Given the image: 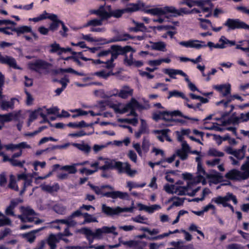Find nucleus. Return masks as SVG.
<instances>
[{
	"label": "nucleus",
	"instance_id": "7c9ffc66",
	"mask_svg": "<svg viewBox=\"0 0 249 249\" xmlns=\"http://www.w3.org/2000/svg\"><path fill=\"white\" fill-rule=\"evenodd\" d=\"M44 229V228H42L40 229L34 230L31 232H29L27 233H25L23 234V236L30 243H32L34 242L35 239L36 238L35 233H37L38 231Z\"/></svg>",
	"mask_w": 249,
	"mask_h": 249
},
{
	"label": "nucleus",
	"instance_id": "cd10ccee",
	"mask_svg": "<svg viewBox=\"0 0 249 249\" xmlns=\"http://www.w3.org/2000/svg\"><path fill=\"white\" fill-rule=\"evenodd\" d=\"M18 118V114L12 112L3 114L0 116V121L3 122H9L13 120H17Z\"/></svg>",
	"mask_w": 249,
	"mask_h": 249
},
{
	"label": "nucleus",
	"instance_id": "338daca9",
	"mask_svg": "<svg viewBox=\"0 0 249 249\" xmlns=\"http://www.w3.org/2000/svg\"><path fill=\"white\" fill-rule=\"evenodd\" d=\"M57 81L62 85V88H63V89H66L67 84L70 81L67 75H65L64 77Z\"/></svg>",
	"mask_w": 249,
	"mask_h": 249
},
{
	"label": "nucleus",
	"instance_id": "5701e85b",
	"mask_svg": "<svg viewBox=\"0 0 249 249\" xmlns=\"http://www.w3.org/2000/svg\"><path fill=\"white\" fill-rule=\"evenodd\" d=\"M206 177L210 179V181L214 184L221 182L223 180L224 177L219 173L215 172V174H207Z\"/></svg>",
	"mask_w": 249,
	"mask_h": 249
},
{
	"label": "nucleus",
	"instance_id": "9d476101",
	"mask_svg": "<svg viewBox=\"0 0 249 249\" xmlns=\"http://www.w3.org/2000/svg\"><path fill=\"white\" fill-rule=\"evenodd\" d=\"M133 209V207L122 208L118 206L115 208H113L107 206L106 204H102V212L108 216L117 215L123 212H131Z\"/></svg>",
	"mask_w": 249,
	"mask_h": 249
},
{
	"label": "nucleus",
	"instance_id": "a211bd4d",
	"mask_svg": "<svg viewBox=\"0 0 249 249\" xmlns=\"http://www.w3.org/2000/svg\"><path fill=\"white\" fill-rule=\"evenodd\" d=\"M79 165H82V164L76 163L73 164L71 165H65L63 166H61L58 164H55L53 166L52 171H57V170H64L65 171H77L76 166Z\"/></svg>",
	"mask_w": 249,
	"mask_h": 249
},
{
	"label": "nucleus",
	"instance_id": "f03ea898",
	"mask_svg": "<svg viewBox=\"0 0 249 249\" xmlns=\"http://www.w3.org/2000/svg\"><path fill=\"white\" fill-rule=\"evenodd\" d=\"M150 5H146L144 3L139 1L138 3H130L128 6L125 8L126 13H133L134 12L141 11L144 13L150 14L153 16H160L162 11L160 8L156 7L152 9H148Z\"/></svg>",
	"mask_w": 249,
	"mask_h": 249
},
{
	"label": "nucleus",
	"instance_id": "a18cd8bd",
	"mask_svg": "<svg viewBox=\"0 0 249 249\" xmlns=\"http://www.w3.org/2000/svg\"><path fill=\"white\" fill-rule=\"evenodd\" d=\"M170 131V129L167 128L155 130V133L157 134H161L165 138L167 141L170 142L172 141V139L168 135V132Z\"/></svg>",
	"mask_w": 249,
	"mask_h": 249
},
{
	"label": "nucleus",
	"instance_id": "39448f33",
	"mask_svg": "<svg viewBox=\"0 0 249 249\" xmlns=\"http://www.w3.org/2000/svg\"><path fill=\"white\" fill-rule=\"evenodd\" d=\"M223 25L228 28V30H234L235 29L248 30L249 25L241 21L239 18H228Z\"/></svg>",
	"mask_w": 249,
	"mask_h": 249
},
{
	"label": "nucleus",
	"instance_id": "58836bf2",
	"mask_svg": "<svg viewBox=\"0 0 249 249\" xmlns=\"http://www.w3.org/2000/svg\"><path fill=\"white\" fill-rule=\"evenodd\" d=\"M126 13L125 8L113 10L112 11H111V17L119 18L122 17L124 14Z\"/></svg>",
	"mask_w": 249,
	"mask_h": 249
},
{
	"label": "nucleus",
	"instance_id": "4468645a",
	"mask_svg": "<svg viewBox=\"0 0 249 249\" xmlns=\"http://www.w3.org/2000/svg\"><path fill=\"white\" fill-rule=\"evenodd\" d=\"M47 18L52 21L49 27L50 30L52 32L56 31L60 25L61 20L58 19L57 16L54 14H49Z\"/></svg>",
	"mask_w": 249,
	"mask_h": 249
},
{
	"label": "nucleus",
	"instance_id": "423d86ee",
	"mask_svg": "<svg viewBox=\"0 0 249 249\" xmlns=\"http://www.w3.org/2000/svg\"><path fill=\"white\" fill-rule=\"evenodd\" d=\"M179 44L186 48H196V49H200L207 46L210 48L214 47V43L212 42L209 41L207 44H205V42L198 40L191 39L187 41H182L179 42Z\"/></svg>",
	"mask_w": 249,
	"mask_h": 249
},
{
	"label": "nucleus",
	"instance_id": "0e129e2a",
	"mask_svg": "<svg viewBox=\"0 0 249 249\" xmlns=\"http://www.w3.org/2000/svg\"><path fill=\"white\" fill-rule=\"evenodd\" d=\"M59 222L68 226H74L76 224V222L72 220V219H70V216L66 219L59 220Z\"/></svg>",
	"mask_w": 249,
	"mask_h": 249
},
{
	"label": "nucleus",
	"instance_id": "0eeeda50",
	"mask_svg": "<svg viewBox=\"0 0 249 249\" xmlns=\"http://www.w3.org/2000/svg\"><path fill=\"white\" fill-rule=\"evenodd\" d=\"M162 11L160 16L164 15L167 14H171V15L174 17H177L182 15V13L184 14H190L191 10H188L186 8H181L180 9H177L175 7L172 6H166L163 8H160Z\"/></svg>",
	"mask_w": 249,
	"mask_h": 249
},
{
	"label": "nucleus",
	"instance_id": "13d9d810",
	"mask_svg": "<svg viewBox=\"0 0 249 249\" xmlns=\"http://www.w3.org/2000/svg\"><path fill=\"white\" fill-rule=\"evenodd\" d=\"M53 209L56 213L60 214H64L66 211V208L59 204L54 205Z\"/></svg>",
	"mask_w": 249,
	"mask_h": 249
},
{
	"label": "nucleus",
	"instance_id": "393cba45",
	"mask_svg": "<svg viewBox=\"0 0 249 249\" xmlns=\"http://www.w3.org/2000/svg\"><path fill=\"white\" fill-rule=\"evenodd\" d=\"M133 23L135 24V27H130L128 29L129 31L133 32H145L146 31L147 28L143 23H139L135 21L134 20H133Z\"/></svg>",
	"mask_w": 249,
	"mask_h": 249
},
{
	"label": "nucleus",
	"instance_id": "49530a36",
	"mask_svg": "<svg viewBox=\"0 0 249 249\" xmlns=\"http://www.w3.org/2000/svg\"><path fill=\"white\" fill-rule=\"evenodd\" d=\"M49 14L46 12V11H44L43 13L40 15L38 17L34 18H30L29 20L30 21H34L35 22H38L40 20L45 19L47 18V16Z\"/></svg>",
	"mask_w": 249,
	"mask_h": 249
},
{
	"label": "nucleus",
	"instance_id": "79ce46f5",
	"mask_svg": "<svg viewBox=\"0 0 249 249\" xmlns=\"http://www.w3.org/2000/svg\"><path fill=\"white\" fill-rule=\"evenodd\" d=\"M208 154L211 156L218 157H223L224 155L223 152L219 151L214 148H210L208 151Z\"/></svg>",
	"mask_w": 249,
	"mask_h": 249
},
{
	"label": "nucleus",
	"instance_id": "c756f323",
	"mask_svg": "<svg viewBox=\"0 0 249 249\" xmlns=\"http://www.w3.org/2000/svg\"><path fill=\"white\" fill-rule=\"evenodd\" d=\"M92 75L93 76H97L100 78L107 80L110 76L114 75V73L111 71L107 72L105 70H102L101 71L95 72Z\"/></svg>",
	"mask_w": 249,
	"mask_h": 249
},
{
	"label": "nucleus",
	"instance_id": "bf43d9fd",
	"mask_svg": "<svg viewBox=\"0 0 249 249\" xmlns=\"http://www.w3.org/2000/svg\"><path fill=\"white\" fill-rule=\"evenodd\" d=\"M141 230L147 232L150 235H156L160 232V230L158 229H153L150 230L148 228H142L141 229Z\"/></svg>",
	"mask_w": 249,
	"mask_h": 249
},
{
	"label": "nucleus",
	"instance_id": "473e14b6",
	"mask_svg": "<svg viewBox=\"0 0 249 249\" xmlns=\"http://www.w3.org/2000/svg\"><path fill=\"white\" fill-rule=\"evenodd\" d=\"M116 228L112 226L111 227L104 226L102 227V230H100L99 232H102V237L104 234L112 233L116 236L118 234V232L115 231Z\"/></svg>",
	"mask_w": 249,
	"mask_h": 249
},
{
	"label": "nucleus",
	"instance_id": "f3484780",
	"mask_svg": "<svg viewBox=\"0 0 249 249\" xmlns=\"http://www.w3.org/2000/svg\"><path fill=\"white\" fill-rule=\"evenodd\" d=\"M4 147L7 150L14 151L16 149H30L31 146L26 142H21L18 144L9 143L4 145Z\"/></svg>",
	"mask_w": 249,
	"mask_h": 249
},
{
	"label": "nucleus",
	"instance_id": "09e8293b",
	"mask_svg": "<svg viewBox=\"0 0 249 249\" xmlns=\"http://www.w3.org/2000/svg\"><path fill=\"white\" fill-rule=\"evenodd\" d=\"M235 114L236 113L234 112L228 118L230 124L236 125L240 123L239 117L236 116Z\"/></svg>",
	"mask_w": 249,
	"mask_h": 249
},
{
	"label": "nucleus",
	"instance_id": "6ab92c4d",
	"mask_svg": "<svg viewBox=\"0 0 249 249\" xmlns=\"http://www.w3.org/2000/svg\"><path fill=\"white\" fill-rule=\"evenodd\" d=\"M149 43L151 44L150 46L146 45V47L150 48L152 50H156L161 52L166 51V44L163 41L152 42L150 41Z\"/></svg>",
	"mask_w": 249,
	"mask_h": 249
},
{
	"label": "nucleus",
	"instance_id": "680f3d73",
	"mask_svg": "<svg viewBox=\"0 0 249 249\" xmlns=\"http://www.w3.org/2000/svg\"><path fill=\"white\" fill-rule=\"evenodd\" d=\"M188 152L185 150H183L181 149H179L177 152V155L179 157V158L182 160H185L188 158Z\"/></svg>",
	"mask_w": 249,
	"mask_h": 249
},
{
	"label": "nucleus",
	"instance_id": "4d7b16f0",
	"mask_svg": "<svg viewBox=\"0 0 249 249\" xmlns=\"http://www.w3.org/2000/svg\"><path fill=\"white\" fill-rule=\"evenodd\" d=\"M25 163L24 160L22 161L16 160L15 158H11L10 164L13 166L22 167Z\"/></svg>",
	"mask_w": 249,
	"mask_h": 249
},
{
	"label": "nucleus",
	"instance_id": "8fccbe9b",
	"mask_svg": "<svg viewBox=\"0 0 249 249\" xmlns=\"http://www.w3.org/2000/svg\"><path fill=\"white\" fill-rule=\"evenodd\" d=\"M198 19L201 23H200L201 27L204 30H206L208 28V26L207 25V24L212 26V23L209 19L202 18H199Z\"/></svg>",
	"mask_w": 249,
	"mask_h": 249
},
{
	"label": "nucleus",
	"instance_id": "f8f14e48",
	"mask_svg": "<svg viewBox=\"0 0 249 249\" xmlns=\"http://www.w3.org/2000/svg\"><path fill=\"white\" fill-rule=\"evenodd\" d=\"M225 177L231 180H244L249 178V172H228Z\"/></svg>",
	"mask_w": 249,
	"mask_h": 249
},
{
	"label": "nucleus",
	"instance_id": "c9c22d12",
	"mask_svg": "<svg viewBox=\"0 0 249 249\" xmlns=\"http://www.w3.org/2000/svg\"><path fill=\"white\" fill-rule=\"evenodd\" d=\"M124 61L127 63L128 66L134 65L137 68H140L143 66V62L140 60H133V59H128L127 56L124 58Z\"/></svg>",
	"mask_w": 249,
	"mask_h": 249
},
{
	"label": "nucleus",
	"instance_id": "2f4dec72",
	"mask_svg": "<svg viewBox=\"0 0 249 249\" xmlns=\"http://www.w3.org/2000/svg\"><path fill=\"white\" fill-rule=\"evenodd\" d=\"M103 25V22L99 18H94L89 20L86 23L83 25L84 28H87L89 26L96 27L101 26Z\"/></svg>",
	"mask_w": 249,
	"mask_h": 249
},
{
	"label": "nucleus",
	"instance_id": "a19ab883",
	"mask_svg": "<svg viewBox=\"0 0 249 249\" xmlns=\"http://www.w3.org/2000/svg\"><path fill=\"white\" fill-rule=\"evenodd\" d=\"M11 220L0 212V227L4 225H11Z\"/></svg>",
	"mask_w": 249,
	"mask_h": 249
},
{
	"label": "nucleus",
	"instance_id": "a878e982",
	"mask_svg": "<svg viewBox=\"0 0 249 249\" xmlns=\"http://www.w3.org/2000/svg\"><path fill=\"white\" fill-rule=\"evenodd\" d=\"M132 38V36H131L130 35L127 33H124L122 35H120L118 36H115L113 38H111L109 40H108L107 42L112 43L118 41H126Z\"/></svg>",
	"mask_w": 249,
	"mask_h": 249
},
{
	"label": "nucleus",
	"instance_id": "f257e3e1",
	"mask_svg": "<svg viewBox=\"0 0 249 249\" xmlns=\"http://www.w3.org/2000/svg\"><path fill=\"white\" fill-rule=\"evenodd\" d=\"M99 162H96L92 164V166L96 169L105 171L108 169H116L118 171H136L131 170V165L128 162H122L121 161H116L107 158L100 157Z\"/></svg>",
	"mask_w": 249,
	"mask_h": 249
},
{
	"label": "nucleus",
	"instance_id": "c03bdc74",
	"mask_svg": "<svg viewBox=\"0 0 249 249\" xmlns=\"http://www.w3.org/2000/svg\"><path fill=\"white\" fill-rule=\"evenodd\" d=\"M42 189L49 193L56 192L59 189V186L56 184L53 186L45 185L42 187Z\"/></svg>",
	"mask_w": 249,
	"mask_h": 249
},
{
	"label": "nucleus",
	"instance_id": "37998d69",
	"mask_svg": "<svg viewBox=\"0 0 249 249\" xmlns=\"http://www.w3.org/2000/svg\"><path fill=\"white\" fill-rule=\"evenodd\" d=\"M8 187L16 191L18 190V187L17 184L15 177L12 175L10 176V180Z\"/></svg>",
	"mask_w": 249,
	"mask_h": 249
},
{
	"label": "nucleus",
	"instance_id": "ddd939ff",
	"mask_svg": "<svg viewBox=\"0 0 249 249\" xmlns=\"http://www.w3.org/2000/svg\"><path fill=\"white\" fill-rule=\"evenodd\" d=\"M213 88L221 94V97L227 96L231 93V86L229 84L214 85Z\"/></svg>",
	"mask_w": 249,
	"mask_h": 249
},
{
	"label": "nucleus",
	"instance_id": "412c9836",
	"mask_svg": "<svg viewBox=\"0 0 249 249\" xmlns=\"http://www.w3.org/2000/svg\"><path fill=\"white\" fill-rule=\"evenodd\" d=\"M162 71L164 73L168 75L172 79H176V75L178 74L181 76H186V74L180 70L164 69Z\"/></svg>",
	"mask_w": 249,
	"mask_h": 249
},
{
	"label": "nucleus",
	"instance_id": "2eb2a0df",
	"mask_svg": "<svg viewBox=\"0 0 249 249\" xmlns=\"http://www.w3.org/2000/svg\"><path fill=\"white\" fill-rule=\"evenodd\" d=\"M102 196L110 197L113 199H116L117 198L124 199L128 197V195L127 193L122 192L121 191H112L105 193H103V194H102Z\"/></svg>",
	"mask_w": 249,
	"mask_h": 249
},
{
	"label": "nucleus",
	"instance_id": "3c124183",
	"mask_svg": "<svg viewBox=\"0 0 249 249\" xmlns=\"http://www.w3.org/2000/svg\"><path fill=\"white\" fill-rule=\"evenodd\" d=\"M118 121L120 123H126L132 124L133 125H135L138 123V119L136 118H133L132 119L121 118L119 119Z\"/></svg>",
	"mask_w": 249,
	"mask_h": 249
},
{
	"label": "nucleus",
	"instance_id": "bb28decb",
	"mask_svg": "<svg viewBox=\"0 0 249 249\" xmlns=\"http://www.w3.org/2000/svg\"><path fill=\"white\" fill-rule=\"evenodd\" d=\"M16 100L18 99L16 98H12L9 101H2L0 104L1 109L3 110H7L8 108L13 109Z\"/></svg>",
	"mask_w": 249,
	"mask_h": 249
},
{
	"label": "nucleus",
	"instance_id": "052dcab7",
	"mask_svg": "<svg viewBox=\"0 0 249 249\" xmlns=\"http://www.w3.org/2000/svg\"><path fill=\"white\" fill-rule=\"evenodd\" d=\"M139 130H140L143 134H148L149 130L147 124L143 120H142V123L140 126Z\"/></svg>",
	"mask_w": 249,
	"mask_h": 249
},
{
	"label": "nucleus",
	"instance_id": "e433bc0d",
	"mask_svg": "<svg viewBox=\"0 0 249 249\" xmlns=\"http://www.w3.org/2000/svg\"><path fill=\"white\" fill-rule=\"evenodd\" d=\"M172 97H179L181 98L185 99L186 101L189 102V99L187 98L183 93L179 92L177 90H173L169 91L168 99H169Z\"/></svg>",
	"mask_w": 249,
	"mask_h": 249
},
{
	"label": "nucleus",
	"instance_id": "4be33fe9",
	"mask_svg": "<svg viewBox=\"0 0 249 249\" xmlns=\"http://www.w3.org/2000/svg\"><path fill=\"white\" fill-rule=\"evenodd\" d=\"M100 230H102V228L97 229L95 232H93L90 229L87 228H84L82 229L83 233L87 236H91L93 238L97 239L102 238V232H99Z\"/></svg>",
	"mask_w": 249,
	"mask_h": 249
},
{
	"label": "nucleus",
	"instance_id": "6e6d98bb",
	"mask_svg": "<svg viewBox=\"0 0 249 249\" xmlns=\"http://www.w3.org/2000/svg\"><path fill=\"white\" fill-rule=\"evenodd\" d=\"M141 241L136 240H130L128 241H122V244L128 246L130 247H138L140 246Z\"/></svg>",
	"mask_w": 249,
	"mask_h": 249
},
{
	"label": "nucleus",
	"instance_id": "864d4df0",
	"mask_svg": "<svg viewBox=\"0 0 249 249\" xmlns=\"http://www.w3.org/2000/svg\"><path fill=\"white\" fill-rule=\"evenodd\" d=\"M115 46V45H112L110 47V54H111V58L110 59H111V61H114L115 59H117L119 53L118 52V51L116 48L114 47Z\"/></svg>",
	"mask_w": 249,
	"mask_h": 249
},
{
	"label": "nucleus",
	"instance_id": "dca6fc26",
	"mask_svg": "<svg viewBox=\"0 0 249 249\" xmlns=\"http://www.w3.org/2000/svg\"><path fill=\"white\" fill-rule=\"evenodd\" d=\"M0 63L2 64H6L14 69H18L17 66L16 60L10 56L2 55L0 52Z\"/></svg>",
	"mask_w": 249,
	"mask_h": 249
},
{
	"label": "nucleus",
	"instance_id": "b1692460",
	"mask_svg": "<svg viewBox=\"0 0 249 249\" xmlns=\"http://www.w3.org/2000/svg\"><path fill=\"white\" fill-rule=\"evenodd\" d=\"M33 174L31 175H26L24 173L22 174L18 175V179L19 180H24V188L27 186H29L31 184L32 182V178H33ZM25 190V189H24Z\"/></svg>",
	"mask_w": 249,
	"mask_h": 249
},
{
	"label": "nucleus",
	"instance_id": "603ef678",
	"mask_svg": "<svg viewBox=\"0 0 249 249\" xmlns=\"http://www.w3.org/2000/svg\"><path fill=\"white\" fill-rule=\"evenodd\" d=\"M99 18L103 22L104 20H107L111 18V11L107 12V11H101Z\"/></svg>",
	"mask_w": 249,
	"mask_h": 249
},
{
	"label": "nucleus",
	"instance_id": "7ed1b4c3",
	"mask_svg": "<svg viewBox=\"0 0 249 249\" xmlns=\"http://www.w3.org/2000/svg\"><path fill=\"white\" fill-rule=\"evenodd\" d=\"M22 213L21 215H18V218L22 222H33L35 224H38L43 222V220L35 217L36 213L30 207L22 208Z\"/></svg>",
	"mask_w": 249,
	"mask_h": 249
},
{
	"label": "nucleus",
	"instance_id": "c85d7f7f",
	"mask_svg": "<svg viewBox=\"0 0 249 249\" xmlns=\"http://www.w3.org/2000/svg\"><path fill=\"white\" fill-rule=\"evenodd\" d=\"M59 241L56 236L53 234H51L47 239V243L51 249H56L57 243Z\"/></svg>",
	"mask_w": 249,
	"mask_h": 249
},
{
	"label": "nucleus",
	"instance_id": "e2e57ef3",
	"mask_svg": "<svg viewBox=\"0 0 249 249\" xmlns=\"http://www.w3.org/2000/svg\"><path fill=\"white\" fill-rule=\"evenodd\" d=\"M74 145L81 150L84 151L87 153L89 152L90 150V146L88 144L75 143Z\"/></svg>",
	"mask_w": 249,
	"mask_h": 249
},
{
	"label": "nucleus",
	"instance_id": "5fc2aeb1",
	"mask_svg": "<svg viewBox=\"0 0 249 249\" xmlns=\"http://www.w3.org/2000/svg\"><path fill=\"white\" fill-rule=\"evenodd\" d=\"M69 145L68 143H65L62 145H52L51 147L47 148L44 151H51L55 149H62L66 148Z\"/></svg>",
	"mask_w": 249,
	"mask_h": 249
},
{
	"label": "nucleus",
	"instance_id": "20e7f679",
	"mask_svg": "<svg viewBox=\"0 0 249 249\" xmlns=\"http://www.w3.org/2000/svg\"><path fill=\"white\" fill-rule=\"evenodd\" d=\"M51 64L42 60L37 59L35 62H30L28 65L29 69L37 73H41V70H45L47 73L49 72V68Z\"/></svg>",
	"mask_w": 249,
	"mask_h": 249
},
{
	"label": "nucleus",
	"instance_id": "72a5a7b5",
	"mask_svg": "<svg viewBox=\"0 0 249 249\" xmlns=\"http://www.w3.org/2000/svg\"><path fill=\"white\" fill-rule=\"evenodd\" d=\"M124 88L127 89H121L118 93V96L123 99H126L129 96H131L133 94V90L130 89L128 87H125Z\"/></svg>",
	"mask_w": 249,
	"mask_h": 249
},
{
	"label": "nucleus",
	"instance_id": "1a4fd4ad",
	"mask_svg": "<svg viewBox=\"0 0 249 249\" xmlns=\"http://www.w3.org/2000/svg\"><path fill=\"white\" fill-rule=\"evenodd\" d=\"M143 108L144 107L142 104H141L136 99L132 98L128 103L124 106L123 107L120 108L118 107H114V110L117 113L124 114L128 112L129 109H143Z\"/></svg>",
	"mask_w": 249,
	"mask_h": 249
},
{
	"label": "nucleus",
	"instance_id": "69168bd1",
	"mask_svg": "<svg viewBox=\"0 0 249 249\" xmlns=\"http://www.w3.org/2000/svg\"><path fill=\"white\" fill-rule=\"evenodd\" d=\"M149 141L148 140H147L145 138V137H144L143 139L142 142V149L144 151L147 152L149 150Z\"/></svg>",
	"mask_w": 249,
	"mask_h": 249
},
{
	"label": "nucleus",
	"instance_id": "f704fd0d",
	"mask_svg": "<svg viewBox=\"0 0 249 249\" xmlns=\"http://www.w3.org/2000/svg\"><path fill=\"white\" fill-rule=\"evenodd\" d=\"M183 178L185 180H194V182H202L203 184L205 183V179L204 177L202 176H198L197 179L195 180L193 178V176L190 173H185L182 174Z\"/></svg>",
	"mask_w": 249,
	"mask_h": 249
},
{
	"label": "nucleus",
	"instance_id": "ea45409f",
	"mask_svg": "<svg viewBox=\"0 0 249 249\" xmlns=\"http://www.w3.org/2000/svg\"><path fill=\"white\" fill-rule=\"evenodd\" d=\"M245 146H243L242 148L235 150L233 155L238 160H242L245 157Z\"/></svg>",
	"mask_w": 249,
	"mask_h": 249
},
{
	"label": "nucleus",
	"instance_id": "de8ad7c7",
	"mask_svg": "<svg viewBox=\"0 0 249 249\" xmlns=\"http://www.w3.org/2000/svg\"><path fill=\"white\" fill-rule=\"evenodd\" d=\"M218 124L216 123H213V125L211 126H210V127L209 126H203L201 128L202 129H205V130H214L215 131H220V132H223L225 130V128L220 127L218 126Z\"/></svg>",
	"mask_w": 249,
	"mask_h": 249
},
{
	"label": "nucleus",
	"instance_id": "aec40b11",
	"mask_svg": "<svg viewBox=\"0 0 249 249\" xmlns=\"http://www.w3.org/2000/svg\"><path fill=\"white\" fill-rule=\"evenodd\" d=\"M5 27L8 29V30H10L13 32H16L18 36H19L20 35L27 32H32V28L28 26H21L17 28H16L15 26H6Z\"/></svg>",
	"mask_w": 249,
	"mask_h": 249
},
{
	"label": "nucleus",
	"instance_id": "4c0bfd02",
	"mask_svg": "<svg viewBox=\"0 0 249 249\" xmlns=\"http://www.w3.org/2000/svg\"><path fill=\"white\" fill-rule=\"evenodd\" d=\"M218 42L221 43L222 44L225 46V48L228 46H232L236 44V42L234 40H230L227 39L225 36H222L219 39Z\"/></svg>",
	"mask_w": 249,
	"mask_h": 249
},
{
	"label": "nucleus",
	"instance_id": "774afa93",
	"mask_svg": "<svg viewBox=\"0 0 249 249\" xmlns=\"http://www.w3.org/2000/svg\"><path fill=\"white\" fill-rule=\"evenodd\" d=\"M240 122H246L249 121V112L244 113H241L240 114Z\"/></svg>",
	"mask_w": 249,
	"mask_h": 249
},
{
	"label": "nucleus",
	"instance_id": "9b49d317",
	"mask_svg": "<svg viewBox=\"0 0 249 249\" xmlns=\"http://www.w3.org/2000/svg\"><path fill=\"white\" fill-rule=\"evenodd\" d=\"M230 200H232L234 204H237V200L236 196L231 193H228L226 196L224 197L218 196L215 198H213L212 199V201L214 202L217 204H222L223 207H228L230 204L228 203L227 202Z\"/></svg>",
	"mask_w": 249,
	"mask_h": 249
},
{
	"label": "nucleus",
	"instance_id": "6e6552de",
	"mask_svg": "<svg viewBox=\"0 0 249 249\" xmlns=\"http://www.w3.org/2000/svg\"><path fill=\"white\" fill-rule=\"evenodd\" d=\"M174 116H180L188 120H192L194 121H198V119L195 118H191L188 116L183 115L179 110H174L173 111H162V120L166 122H174Z\"/></svg>",
	"mask_w": 249,
	"mask_h": 249
}]
</instances>
